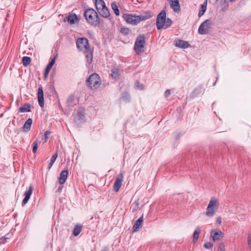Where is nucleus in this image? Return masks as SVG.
I'll return each instance as SVG.
<instances>
[{
	"mask_svg": "<svg viewBox=\"0 0 251 251\" xmlns=\"http://www.w3.org/2000/svg\"><path fill=\"white\" fill-rule=\"evenodd\" d=\"M76 47L85 55L86 65H90L93 61V48H91L88 40L85 37L78 38L76 42Z\"/></svg>",
	"mask_w": 251,
	"mask_h": 251,
	"instance_id": "f257e3e1",
	"label": "nucleus"
},
{
	"mask_svg": "<svg viewBox=\"0 0 251 251\" xmlns=\"http://www.w3.org/2000/svg\"><path fill=\"white\" fill-rule=\"evenodd\" d=\"M152 13L150 11H146L140 15H135L130 13H124L122 15L125 22L132 25H137L141 21H146L152 17Z\"/></svg>",
	"mask_w": 251,
	"mask_h": 251,
	"instance_id": "f03ea898",
	"label": "nucleus"
},
{
	"mask_svg": "<svg viewBox=\"0 0 251 251\" xmlns=\"http://www.w3.org/2000/svg\"><path fill=\"white\" fill-rule=\"evenodd\" d=\"M84 16L87 22L93 26H98L101 23L98 13L93 8H88L85 10Z\"/></svg>",
	"mask_w": 251,
	"mask_h": 251,
	"instance_id": "7ed1b4c3",
	"label": "nucleus"
},
{
	"mask_svg": "<svg viewBox=\"0 0 251 251\" xmlns=\"http://www.w3.org/2000/svg\"><path fill=\"white\" fill-rule=\"evenodd\" d=\"M86 83L89 88L91 90H96L100 86L101 81L99 75L94 73L87 79Z\"/></svg>",
	"mask_w": 251,
	"mask_h": 251,
	"instance_id": "20e7f679",
	"label": "nucleus"
},
{
	"mask_svg": "<svg viewBox=\"0 0 251 251\" xmlns=\"http://www.w3.org/2000/svg\"><path fill=\"white\" fill-rule=\"evenodd\" d=\"M219 206V201L212 197L206 209V215L209 217H212L217 211Z\"/></svg>",
	"mask_w": 251,
	"mask_h": 251,
	"instance_id": "39448f33",
	"label": "nucleus"
},
{
	"mask_svg": "<svg viewBox=\"0 0 251 251\" xmlns=\"http://www.w3.org/2000/svg\"><path fill=\"white\" fill-rule=\"evenodd\" d=\"M145 38L143 34H140L137 36L134 46V49L137 54L144 52V48L146 44Z\"/></svg>",
	"mask_w": 251,
	"mask_h": 251,
	"instance_id": "423d86ee",
	"label": "nucleus"
},
{
	"mask_svg": "<svg viewBox=\"0 0 251 251\" xmlns=\"http://www.w3.org/2000/svg\"><path fill=\"white\" fill-rule=\"evenodd\" d=\"M166 20V13L164 10H162L157 15L156 19V27L161 29L164 26Z\"/></svg>",
	"mask_w": 251,
	"mask_h": 251,
	"instance_id": "0eeeda50",
	"label": "nucleus"
},
{
	"mask_svg": "<svg viewBox=\"0 0 251 251\" xmlns=\"http://www.w3.org/2000/svg\"><path fill=\"white\" fill-rule=\"evenodd\" d=\"M211 25V21L209 19H207L204 21L199 26L198 32L201 35L208 34Z\"/></svg>",
	"mask_w": 251,
	"mask_h": 251,
	"instance_id": "6e6552de",
	"label": "nucleus"
},
{
	"mask_svg": "<svg viewBox=\"0 0 251 251\" xmlns=\"http://www.w3.org/2000/svg\"><path fill=\"white\" fill-rule=\"evenodd\" d=\"M85 122L84 110L81 108L77 110L76 116L74 117V122L78 125Z\"/></svg>",
	"mask_w": 251,
	"mask_h": 251,
	"instance_id": "1a4fd4ad",
	"label": "nucleus"
},
{
	"mask_svg": "<svg viewBox=\"0 0 251 251\" xmlns=\"http://www.w3.org/2000/svg\"><path fill=\"white\" fill-rule=\"evenodd\" d=\"M224 233L219 229H212L210 231V236L214 242L219 241L224 237Z\"/></svg>",
	"mask_w": 251,
	"mask_h": 251,
	"instance_id": "9d476101",
	"label": "nucleus"
},
{
	"mask_svg": "<svg viewBox=\"0 0 251 251\" xmlns=\"http://www.w3.org/2000/svg\"><path fill=\"white\" fill-rule=\"evenodd\" d=\"M124 178V174L122 172H121L120 174L116 177L115 181L113 185V190L115 192L119 191L122 184V181Z\"/></svg>",
	"mask_w": 251,
	"mask_h": 251,
	"instance_id": "9b49d317",
	"label": "nucleus"
},
{
	"mask_svg": "<svg viewBox=\"0 0 251 251\" xmlns=\"http://www.w3.org/2000/svg\"><path fill=\"white\" fill-rule=\"evenodd\" d=\"M70 25H74L78 22V19L76 15L74 13H71L68 17H66L64 19V22H66V19Z\"/></svg>",
	"mask_w": 251,
	"mask_h": 251,
	"instance_id": "f8f14e48",
	"label": "nucleus"
},
{
	"mask_svg": "<svg viewBox=\"0 0 251 251\" xmlns=\"http://www.w3.org/2000/svg\"><path fill=\"white\" fill-rule=\"evenodd\" d=\"M66 102L68 107H73L78 103L79 100L75 99L74 94H71L69 96Z\"/></svg>",
	"mask_w": 251,
	"mask_h": 251,
	"instance_id": "ddd939ff",
	"label": "nucleus"
},
{
	"mask_svg": "<svg viewBox=\"0 0 251 251\" xmlns=\"http://www.w3.org/2000/svg\"><path fill=\"white\" fill-rule=\"evenodd\" d=\"M38 101L40 106L43 108L44 106V91L42 87H39L38 89Z\"/></svg>",
	"mask_w": 251,
	"mask_h": 251,
	"instance_id": "4468645a",
	"label": "nucleus"
},
{
	"mask_svg": "<svg viewBox=\"0 0 251 251\" xmlns=\"http://www.w3.org/2000/svg\"><path fill=\"white\" fill-rule=\"evenodd\" d=\"M175 45L181 49H186L190 46V44L187 42L180 39L175 41Z\"/></svg>",
	"mask_w": 251,
	"mask_h": 251,
	"instance_id": "2eb2a0df",
	"label": "nucleus"
},
{
	"mask_svg": "<svg viewBox=\"0 0 251 251\" xmlns=\"http://www.w3.org/2000/svg\"><path fill=\"white\" fill-rule=\"evenodd\" d=\"M68 170H64L61 172L59 177V183L60 184H63L66 182L68 178Z\"/></svg>",
	"mask_w": 251,
	"mask_h": 251,
	"instance_id": "dca6fc26",
	"label": "nucleus"
},
{
	"mask_svg": "<svg viewBox=\"0 0 251 251\" xmlns=\"http://www.w3.org/2000/svg\"><path fill=\"white\" fill-rule=\"evenodd\" d=\"M170 4L174 12H177L180 10V4L178 0H170Z\"/></svg>",
	"mask_w": 251,
	"mask_h": 251,
	"instance_id": "f3484780",
	"label": "nucleus"
},
{
	"mask_svg": "<svg viewBox=\"0 0 251 251\" xmlns=\"http://www.w3.org/2000/svg\"><path fill=\"white\" fill-rule=\"evenodd\" d=\"M32 186H30L29 187L28 189L26 191V192L25 193V198L22 201V205H24L28 201L29 199H30V196L32 194Z\"/></svg>",
	"mask_w": 251,
	"mask_h": 251,
	"instance_id": "a211bd4d",
	"label": "nucleus"
},
{
	"mask_svg": "<svg viewBox=\"0 0 251 251\" xmlns=\"http://www.w3.org/2000/svg\"><path fill=\"white\" fill-rule=\"evenodd\" d=\"M55 57H54L49 62V63L47 66V67H46V68L45 69L44 73V78H46V77H48L49 72L50 71V70L51 69L52 67L53 66V65L55 63Z\"/></svg>",
	"mask_w": 251,
	"mask_h": 251,
	"instance_id": "6ab92c4d",
	"label": "nucleus"
},
{
	"mask_svg": "<svg viewBox=\"0 0 251 251\" xmlns=\"http://www.w3.org/2000/svg\"><path fill=\"white\" fill-rule=\"evenodd\" d=\"M143 221V216L140 217L134 224L132 230L133 232L137 231L139 228L141 227Z\"/></svg>",
	"mask_w": 251,
	"mask_h": 251,
	"instance_id": "aec40b11",
	"label": "nucleus"
},
{
	"mask_svg": "<svg viewBox=\"0 0 251 251\" xmlns=\"http://www.w3.org/2000/svg\"><path fill=\"white\" fill-rule=\"evenodd\" d=\"M32 123V120L30 118L28 119L23 126V131L25 132H27L29 131L30 130Z\"/></svg>",
	"mask_w": 251,
	"mask_h": 251,
	"instance_id": "412c9836",
	"label": "nucleus"
},
{
	"mask_svg": "<svg viewBox=\"0 0 251 251\" xmlns=\"http://www.w3.org/2000/svg\"><path fill=\"white\" fill-rule=\"evenodd\" d=\"M19 111L21 112H29L31 111V105L29 103H25L23 106L19 107Z\"/></svg>",
	"mask_w": 251,
	"mask_h": 251,
	"instance_id": "4be33fe9",
	"label": "nucleus"
},
{
	"mask_svg": "<svg viewBox=\"0 0 251 251\" xmlns=\"http://www.w3.org/2000/svg\"><path fill=\"white\" fill-rule=\"evenodd\" d=\"M98 12L103 18H108L110 15V13L106 6L99 11Z\"/></svg>",
	"mask_w": 251,
	"mask_h": 251,
	"instance_id": "5701e85b",
	"label": "nucleus"
},
{
	"mask_svg": "<svg viewBox=\"0 0 251 251\" xmlns=\"http://www.w3.org/2000/svg\"><path fill=\"white\" fill-rule=\"evenodd\" d=\"M95 5L98 11L105 7V4L102 0H96Z\"/></svg>",
	"mask_w": 251,
	"mask_h": 251,
	"instance_id": "b1692460",
	"label": "nucleus"
},
{
	"mask_svg": "<svg viewBox=\"0 0 251 251\" xmlns=\"http://www.w3.org/2000/svg\"><path fill=\"white\" fill-rule=\"evenodd\" d=\"M111 75L113 79H117L120 76V70L118 68H113L111 71Z\"/></svg>",
	"mask_w": 251,
	"mask_h": 251,
	"instance_id": "393cba45",
	"label": "nucleus"
},
{
	"mask_svg": "<svg viewBox=\"0 0 251 251\" xmlns=\"http://www.w3.org/2000/svg\"><path fill=\"white\" fill-rule=\"evenodd\" d=\"M82 229V226L79 225H76L74 227L73 233L75 236H76L79 234Z\"/></svg>",
	"mask_w": 251,
	"mask_h": 251,
	"instance_id": "a878e982",
	"label": "nucleus"
},
{
	"mask_svg": "<svg viewBox=\"0 0 251 251\" xmlns=\"http://www.w3.org/2000/svg\"><path fill=\"white\" fill-rule=\"evenodd\" d=\"M200 232V228L199 227H197L193 233V242L195 243L198 240Z\"/></svg>",
	"mask_w": 251,
	"mask_h": 251,
	"instance_id": "bb28decb",
	"label": "nucleus"
},
{
	"mask_svg": "<svg viewBox=\"0 0 251 251\" xmlns=\"http://www.w3.org/2000/svg\"><path fill=\"white\" fill-rule=\"evenodd\" d=\"M131 32V30L128 27H123L120 29V32L125 36L128 35Z\"/></svg>",
	"mask_w": 251,
	"mask_h": 251,
	"instance_id": "cd10ccee",
	"label": "nucleus"
},
{
	"mask_svg": "<svg viewBox=\"0 0 251 251\" xmlns=\"http://www.w3.org/2000/svg\"><path fill=\"white\" fill-rule=\"evenodd\" d=\"M23 65L25 67L27 66L31 62V59L29 57L24 56L22 58Z\"/></svg>",
	"mask_w": 251,
	"mask_h": 251,
	"instance_id": "c85d7f7f",
	"label": "nucleus"
},
{
	"mask_svg": "<svg viewBox=\"0 0 251 251\" xmlns=\"http://www.w3.org/2000/svg\"><path fill=\"white\" fill-rule=\"evenodd\" d=\"M111 8L112 10L114 11V13L116 14V15L119 16L120 14V12L116 2L114 1L112 2Z\"/></svg>",
	"mask_w": 251,
	"mask_h": 251,
	"instance_id": "c756f323",
	"label": "nucleus"
},
{
	"mask_svg": "<svg viewBox=\"0 0 251 251\" xmlns=\"http://www.w3.org/2000/svg\"><path fill=\"white\" fill-rule=\"evenodd\" d=\"M201 88L198 87L195 88L192 93V96L193 97H196L198 95L200 94L201 92Z\"/></svg>",
	"mask_w": 251,
	"mask_h": 251,
	"instance_id": "7c9ffc66",
	"label": "nucleus"
},
{
	"mask_svg": "<svg viewBox=\"0 0 251 251\" xmlns=\"http://www.w3.org/2000/svg\"><path fill=\"white\" fill-rule=\"evenodd\" d=\"M122 99L125 101H129L130 100V96L128 93L125 92L122 96Z\"/></svg>",
	"mask_w": 251,
	"mask_h": 251,
	"instance_id": "2f4dec72",
	"label": "nucleus"
},
{
	"mask_svg": "<svg viewBox=\"0 0 251 251\" xmlns=\"http://www.w3.org/2000/svg\"><path fill=\"white\" fill-rule=\"evenodd\" d=\"M135 87L137 89L142 90L144 88V85L141 84L138 80H136L135 83Z\"/></svg>",
	"mask_w": 251,
	"mask_h": 251,
	"instance_id": "473e14b6",
	"label": "nucleus"
},
{
	"mask_svg": "<svg viewBox=\"0 0 251 251\" xmlns=\"http://www.w3.org/2000/svg\"><path fill=\"white\" fill-rule=\"evenodd\" d=\"M38 147V141L36 140L33 143V148H32V152L35 153L36 152L37 149Z\"/></svg>",
	"mask_w": 251,
	"mask_h": 251,
	"instance_id": "72a5a7b5",
	"label": "nucleus"
},
{
	"mask_svg": "<svg viewBox=\"0 0 251 251\" xmlns=\"http://www.w3.org/2000/svg\"><path fill=\"white\" fill-rule=\"evenodd\" d=\"M172 24V22L171 19L170 18H167L166 20V21H165V23L164 25L165 28H168L169 27H170L171 25Z\"/></svg>",
	"mask_w": 251,
	"mask_h": 251,
	"instance_id": "f704fd0d",
	"label": "nucleus"
},
{
	"mask_svg": "<svg viewBox=\"0 0 251 251\" xmlns=\"http://www.w3.org/2000/svg\"><path fill=\"white\" fill-rule=\"evenodd\" d=\"M206 7H207V0H205V1L203 2V4H202L201 5V10H202L204 11L206 10Z\"/></svg>",
	"mask_w": 251,
	"mask_h": 251,
	"instance_id": "c9c22d12",
	"label": "nucleus"
},
{
	"mask_svg": "<svg viewBox=\"0 0 251 251\" xmlns=\"http://www.w3.org/2000/svg\"><path fill=\"white\" fill-rule=\"evenodd\" d=\"M225 251V244L223 242L220 243L218 251Z\"/></svg>",
	"mask_w": 251,
	"mask_h": 251,
	"instance_id": "e433bc0d",
	"label": "nucleus"
},
{
	"mask_svg": "<svg viewBox=\"0 0 251 251\" xmlns=\"http://www.w3.org/2000/svg\"><path fill=\"white\" fill-rule=\"evenodd\" d=\"M248 244L249 248L251 250V233H249L248 236Z\"/></svg>",
	"mask_w": 251,
	"mask_h": 251,
	"instance_id": "4c0bfd02",
	"label": "nucleus"
},
{
	"mask_svg": "<svg viewBox=\"0 0 251 251\" xmlns=\"http://www.w3.org/2000/svg\"><path fill=\"white\" fill-rule=\"evenodd\" d=\"M203 246L206 249H210L212 247L213 244L211 242H207Z\"/></svg>",
	"mask_w": 251,
	"mask_h": 251,
	"instance_id": "58836bf2",
	"label": "nucleus"
},
{
	"mask_svg": "<svg viewBox=\"0 0 251 251\" xmlns=\"http://www.w3.org/2000/svg\"><path fill=\"white\" fill-rule=\"evenodd\" d=\"M50 134V132L49 131H46L44 133L45 135V142H47L49 138L48 136Z\"/></svg>",
	"mask_w": 251,
	"mask_h": 251,
	"instance_id": "ea45409f",
	"label": "nucleus"
},
{
	"mask_svg": "<svg viewBox=\"0 0 251 251\" xmlns=\"http://www.w3.org/2000/svg\"><path fill=\"white\" fill-rule=\"evenodd\" d=\"M57 156H58V153H57V151H56V152L52 156L51 160L55 162Z\"/></svg>",
	"mask_w": 251,
	"mask_h": 251,
	"instance_id": "a19ab883",
	"label": "nucleus"
},
{
	"mask_svg": "<svg viewBox=\"0 0 251 251\" xmlns=\"http://www.w3.org/2000/svg\"><path fill=\"white\" fill-rule=\"evenodd\" d=\"M7 238L5 237H2L0 239V244H4Z\"/></svg>",
	"mask_w": 251,
	"mask_h": 251,
	"instance_id": "79ce46f5",
	"label": "nucleus"
},
{
	"mask_svg": "<svg viewBox=\"0 0 251 251\" xmlns=\"http://www.w3.org/2000/svg\"><path fill=\"white\" fill-rule=\"evenodd\" d=\"M54 163V161L50 160V162L48 164V170H50L51 168V167L52 166V165H53Z\"/></svg>",
	"mask_w": 251,
	"mask_h": 251,
	"instance_id": "37998d69",
	"label": "nucleus"
},
{
	"mask_svg": "<svg viewBox=\"0 0 251 251\" xmlns=\"http://www.w3.org/2000/svg\"><path fill=\"white\" fill-rule=\"evenodd\" d=\"M63 188V184H60V185L58 187L57 190V192H58L59 193H60L61 192H62V190Z\"/></svg>",
	"mask_w": 251,
	"mask_h": 251,
	"instance_id": "c03bdc74",
	"label": "nucleus"
},
{
	"mask_svg": "<svg viewBox=\"0 0 251 251\" xmlns=\"http://www.w3.org/2000/svg\"><path fill=\"white\" fill-rule=\"evenodd\" d=\"M171 94L170 90L168 89L165 92V97H168L170 96Z\"/></svg>",
	"mask_w": 251,
	"mask_h": 251,
	"instance_id": "a18cd8bd",
	"label": "nucleus"
},
{
	"mask_svg": "<svg viewBox=\"0 0 251 251\" xmlns=\"http://www.w3.org/2000/svg\"><path fill=\"white\" fill-rule=\"evenodd\" d=\"M216 222L218 224L220 225L222 222V218L221 217H218L216 219Z\"/></svg>",
	"mask_w": 251,
	"mask_h": 251,
	"instance_id": "49530a36",
	"label": "nucleus"
},
{
	"mask_svg": "<svg viewBox=\"0 0 251 251\" xmlns=\"http://www.w3.org/2000/svg\"><path fill=\"white\" fill-rule=\"evenodd\" d=\"M205 12V11H204L202 10H200L199 13H198L199 17H200L202 16L204 14Z\"/></svg>",
	"mask_w": 251,
	"mask_h": 251,
	"instance_id": "de8ad7c7",
	"label": "nucleus"
},
{
	"mask_svg": "<svg viewBox=\"0 0 251 251\" xmlns=\"http://www.w3.org/2000/svg\"><path fill=\"white\" fill-rule=\"evenodd\" d=\"M229 6V4L228 1H227L226 0H225L224 1V7L225 8H227Z\"/></svg>",
	"mask_w": 251,
	"mask_h": 251,
	"instance_id": "09e8293b",
	"label": "nucleus"
},
{
	"mask_svg": "<svg viewBox=\"0 0 251 251\" xmlns=\"http://www.w3.org/2000/svg\"><path fill=\"white\" fill-rule=\"evenodd\" d=\"M236 0H229L230 2H234Z\"/></svg>",
	"mask_w": 251,
	"mask_h": 251,
	"instance_id": "8fccbe9b",
	"label": "nucleus"
}]
</instances>
